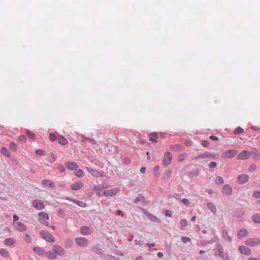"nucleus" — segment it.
Wrapping results in <instances>:
<instances>
[{"label": "nucleus", "mask_w": 260, "mask_h": 260, "mask_svg": "<svg viewBox=\"0 0 260 260\" xmlns=\"http://www.w3.org/2000/svg\"><path fill=\"white\" fill-rule=\"evenodd\" d=\"M40 234L42 238L47 242L54 243L55 241V237L48 231L42 230L40 231Z\"/></svg>", "instance_id": "f257e3e1"}, {"label": "nucleus", "mask_w": 260, "mask_h": 260, "mask_svg": "<svg viewBox=\"0 0 260 260\" xmlns=\"http://www.w3.org/2000/svg\"><path fill=\"white\" fill-rule=\"evenodd\" d=\"M52 251L55 252L56 256H62L66 253L64 248L58 245H54L52 247Z\"/></svg>", "instance_id": "f03ea898"}, {"label": "nucleus", "mask_w": 260, "mask_h": 260, "mask_svg": "<svg viewBox=\"0 0 260 260\" xmlns=\"http://www.w3.org/2000/svg\"><path fill=\"white\" fill-rule=\"evenodd\" d=\"M245 244L251 247L255 246L260 245V239L252 238L248 239L245 241Z\"/></svg>", "instance_id": "7ed1b4c3"}, {"label": "nucleus", "mask_w": 260, "mask_h": 260, "mask_svg": "<svg viewBox=\"0 0 260 260\" xmlns=\"http://www.w3.org/2000/svg\"><path fill=\"white\" fill-rule=\"evenodd\" d=\"M76 244L82 247H84L87 246L88 244V240L86 238L84 237H79L75 239Z\"/></svg>", "instance_id": "20e7f679"}, {"label": "nucleus", "mask_w": 260, "mask_h": 260, "mask_svg": "<svg viewBox=\"0 0 260 260\" xmlns=\"http://www.w3.org/2000/svg\"><path fill=\"white\" fill-rule=\"evenodd\" d=\"M238 152L235 149L228 150L222 154V157L224 158H231L234 157Z\"/></svg>", "instance_id": "39448f33"}, {"label": "nucleus", "mask_w": 260, "mask_h": 260, "mask_svg": "<svg viewBox=\"0 0 260 260\" xmlns=\"http://www.w3.org/2000/svg\"><path fill=\"white\" fill-rule=\"evenodd\" d=\"M39 220L40 222L45 224L47 226H48L49 223L47 221H46V220L49 219V216L47 213L44 212H41L39 213Z\"/></svg>", "instance_id": "423d86ee"}, {"label": "nucleus", "mask_w": 260, "mask_h": 260, "mask_svg": "<svg viewBox=\"0 0 260 260\" xmlns=\"http://www.w3.org/2000/svg\"><path fill=\"white\" fill-rule=\"evenodd\" d=\"M172 158V156L171 153L169 151L166 152L164 154L162 164L165 166L169 165L171 162Z\"/></svg>", "instance_id": "0eeeda50"}, {"label": "nucleus", "mask_w": 260, "mask_h": 260, "mask_svg": "<svg viewBox=\"0 0 260 260\" xmlns=\"http://www.w3.org/2000/svg\"><path fill=\"white\" fill-rule=\"evenodd\" d=\"M120 190L118 187L104 191L103 195L106 197H113L116 195Z\"/></svg>", "instance_id": "6e6552de"}, {"label": "nucleus", "mask_w": 260, "mask_h": 260, "mask_svg": "<svg viewBox=\"0 0 260 260\" xmlns=\"http://www.w3.org/2000/svg\"><path fill=\"white\" fill-rule=\"evenodd\" d=\"M32 206L38 210H41L44 208V204L43 201L40 200H35L32 201Z\"/></svg>", "instance_id": "1a4fd4ad"}, {"label": "nucleus", "mask_w": 260, "mask_h": 260, "mask_svg": "<svg viewBox=\"0 0 260 260\" xmlns=\"http://www.w3.org/2000/svg\"><path fill=\"white\" fill-rule=\"evenodd\" d=\"M251 153L248 150H244L241 152L237 156V158L238 160L246 159L250 156Z\"/></svg>", "instance_id": "9d476101"}, {"label": "nucleus", "mask_w": 260, "mask_h": 260, "mask_svg": "<svg viewBox=\"0 0 260 260\" xmlns=\"http://www.w3.org/2000/svg\"><path fill=\"white\" fill-rule=\"evenodd\" d=\"M13 225L15 229L20 232H24L26 230L25 225L21 222H13Z\"/></svg>", "instance_id": "9b49d317"}, {"label": "nucleus", "mask_w": 260, "mask_h": 260, "mask_svg": "<svg viewBox=\"0 0 260 260\" xmlns=\"http://www.w3.org/2000/svg\"><path fill=\"white\" fill-rule=\"evenodd\" d=\"M249 179V177L247 175L243 174L239 175L237 178V182L240 184L246 183Z\"/></svg>", "instance_id": "f8f14e48"}, {"label": "nucleus", "mask_w": 260, "mask_h": 260, "mask_svg": "<svg viewBox=\"0 0 260 260\" xmlns=\"http://www.w3.org/2000/svg\"><path fill=\"white\" fill-rule=\"evenodd\" d=\"M84 186V183L81 181L75 182L71 185V188L73 190H77L81 189Z\"/></svg>", "instance_id": "ddd939ff"}, {"label": "nucleus", "mask_w": 260, "mask_h": 260, "mask_svg": "<svg viewBox=\"0 0 260 260\" xmlns=\"http://www.w3.org/2000/svg\"><path fill=\"white\" fill-rule=\"evenodd\" d=\"M42 184L45 188H54L55 187L54 183L51 181L47 179H44L42 181Z\"/></svg>", "instance_id": "4468645a"}, {"label": "nucleus", "mask_w": 260, "mask_h": 260, "mask_svg": "<svg viewBox=\"0 0 260 260\" xmlns=\"http://www.w3.org/2000/svg\"><path fill=\"white\" fill-rule=\"evenodd\" d=\"M240 252L245 255H250L251 254V250L245 246L241 245L239 247Z\"/></svg>", "instance_id": "2eb2a0df"}, {"label": "nucleus", "mask_w": 260, "mask_h": 260, "mask_svg": "<svg viewBox=\"0 0 260 260\" xmlns=\"http://www.w3.org/2000/svg\"><path fill=\"white\" fill-rule=\"evenodd\" d=\"M107 186H105L103 185L95 186L93 187L92 190H93L95 192V193L97 196L101 197V196H103V194H102L100 192V190L103 189L105 188H107Z\"/></svg>", "instance_id": "dca6fc26"}, {"label": "nucleus", "mask_w": 260, "mask_h": 260, "mask_svg": "<svg viewBox=\"0 0 260 260\" xmlns=\"http://www.w3.org/2000/svg\"><path fill=\"white\" fill-rule=\"evenodd\" d=\"M80 232L83 235H89L91 234V230L87 226H82L80 229Z\"/></svg>", "instance_id": "f3484780"}, {"label": "nucleus", "mask_w": 260, "mask_h": 260, "mask_svg": "<svg viewBox=\"0 0 260 260\" xmlns=\"http://www.w3.org/2000/svg\"><path fill=\"white\" fill-rule=\"evenodd\" d=\"M65 165L68 169L71 170H75L79 167L78 165L74 162L68 161L65 164Z\"/></svg>", "instance_id": "a211bd4d"}, {"label": "nucleus", "mask_w": 260, "mask_h": 260, "mask_svg": "<svg viewBox=\"0 0 260 260\" xmlns=\"http://www.w3.org/2000/svg\"><path fill=\"white\" fill-rule=\"evenodd\" d=\"M85 169L89 173H90L93 176L96 177L102 176L101 173L97 170L91 169L89 167H86Z\"/></svg>", "instance_id": "6ab92c4d"}, {"label": "nucleus", "mask_w": 260, "mask_h": 260, "mask_svg": "<svg viewBox=\"0 0 260 260\" xmlns=\"http://www.w3.org/2000/svg\"><path fill=\"white\" fill-rule=\"evenodd\" d=\"M232 192V188L230 185L226 184L223 186L222 192L225 195H230Z\"/></svg>", "instance_id": "aec40b11"}, {"label": "nucleus", "mask_w": 260, "mask_h": 260, "mask_svg": "<svg viewBox=\"0 0 260 260\" xmlns=\"http://www.w3.org/2000/svg\"><path fill=\"white\" fill-rule=\"evenodd\" d=\"M149 140L152 142L156 143L158 138V135L157 133H151L149 134Z\"/></svg>", "instance_id": "412c9836"}, {"label": "nucleus", "mask_w": 260, "mask_h": 260, "mask_svg": "<svg viewBox=\"0 0 260 260\" xmlns=\"http://www.w3.org/2000/svg\"><path fill=\"white\" fill-rule=\"evenodd\" d=\"M33 250L36 253L40 255H45L46 254V251L41 247H35Z\"/></svg>", "instance_id": "4be33fe9"}, {"label": "nucleus", "mask_w": 260, "mask_h": 260, "mask_svg": "<svg viewBox=\"0 0 260 260\" xmlns=\"http://www.w3.org/2000/svg\"><path fill=\"white\" fill-rule=\"evenodd\" d=\"M222 235L224 239L228 242H231L232 241V237L229 235L227 230H223L222 231Z\"/></svg>", "instance_id": "5701e85b"}, {"label": "nucleus", "mask_w": 260, "mask_h": 260, "mask_svg": "<svg viewBox=\"0 0 260 260\" xmlns=\"http://www.w3.org/2000/svg\"><path fill=\"white\" fill-rule=\"evenodd\" d=\"M248 232L245 229H241L238 232L237 236L239 239H242L247 236Z\"/></svg>", "instance_id": "b1692460"}, {"label": "nucleus", "mask_w": 260, "mask_h": 260, "mask_svg": "<svg viewBox=\"0 0 260 260\" xmlns=\"http://www.w3.org/2000/svg\"><path fill=\"white\" fill-rule=\"evenodd\" d=\"M45 255H46L47 257L50 259H55L57 258V256L54 251H46V254Z\"/></svg>", "instance_id": "393cba45"}, {"label": "nucleus", "mask_w": 260, "mask_h": 260, "mask_svg": "<svg viewBox=\"0 0 260 260\" xmlns=\"http://www.w3.org/2000/svg\"><path fill=\"white\" fill-rule=\"evenodd\" d=\"M144 214L147 216V217L152 221H156L158 220L157 217H156L154 215L151 214L148 211H144Z\"/></svg>", "instance_id": "a878e982"}, {"label": "nucleus", "mask_w": 260, "mask_h": 260, "mask_svg": "<svg viewBox=\"0 0 260 260\" xmlns=\"http://www.w3.org/2000/svg\"><path fill=\"white\" fill-rule=\"evenodd\" d=\"M216 248H217L218 252V256L219 257H220L221 258L222 257H223V255H224V250H223V248L222 247V246L220 244H217Z\"/></svg>", "instance_id": "bb28decb"}, {"label": "nucleus", "mask_w": 260, "mask_h": 260, "mask_svg": "<svg viewBox=\"0 0 260 260\" xmlns=\"http://www.w3.org/2000/svg\"><path fill=\"white\" fill-rule=\"evenodd\" d=\"M66 200H68L71 202H72L77 204L78 206H79L80 207H84L85 206V204L82 202H80V201H78L74 200V199H70L69 198H67Z\"/></svg>", "instance_id": "cd10ccee"}, {"label": "nucleus", "mask_w": 260, "mask_h": 260, "mask_svg": "<svg viewBox=\"0 0 260 260\" xmlns=\"http://www.w3.org/2000/svg\"><path fill=\"white\" fill-rule=\"evenodd\" d=\"M15 243V240L12 238H7L5 240V244L8 246H11L13 245Z\"/></svg>", "instance_id": "c85d7f7f"}, {"label": "nucleus", "mask_w": 260, "mask_h": 260, "mask_svg": "<svg viewBox=\"0 0 260 260\" xmlns=\"http://www.w3.org/2000/svg\"><path fill=\"white\" fill-rule=\"evenodd\" d=\"M59 143L62 145H64L67 144V140L63 136H59L57 139Z\"/></svg>", "instance_id": "c756f323"}, {"label": "nucleus", "mask_w": 260, "mask_h": 260, "mask_svg": "<svg viewBox=\"0 0 260 260\" xmlns=\"http://www.w3.org/2000/svg\"><path fill=\"white\" fill-rule=\"evenodd\" d=\"M207 207L212 213H215L216 212V207L212 203H208Z\"/></svg>", "instance_id": "7c9ffc66"}, {"label": "nucleus", "mask_w": 260, "mask_h": 260, "mask_svg": "<svg viewBox=\"0 0 260 260\" xmlns=\"http://www.w3.org/2000/svg\"><path fill=\"white\" fill-rule=\"evenodd\" d=\"M1 152L5 156H7V157H10L11 156V154L10 153V152L9 151V150H8V149H7L5 147H2L1 149Z\"/></svg>", "instance_id": "2f4dec72"}, {"label": "nucleus", "mask_w": 260, "mask_h": 260, "mask_svg": "<svg viewBox=\"0 0 260 260\" xmlns=\"http://www.w3.org/2000/svg\"><path fill=\"white\" fill-rule=\"evenodd\" d=\"M73 245V241L71 239H67L64 241V247L66 248H70Z\"/></svg>", "instance_id": "473e14b6"}, {"label": "nucleus", "mask_w": 260, "mask_h": 260, "mask_svg": "<svg viewBox=\"0 0 260 260\" xmlns=\"http://www.w3.org/2000/svg\"><path fill=\"white\" fill-rule=\"evenodd\" d=\"M252 219L255 223H260V214L256 213L252 217Z\"/></svg>", "instance_id": "72a5a7b5"}, {"label": "nucleus", "mask_w": 260, "mask_h": 260, "mask_svg": "<svg viewBox=\"0 0 260 260\" xmlns=\"http://www.w3.org/2000/svg\"><path fill=\"white\" fill-rule=\"evenodd\" d=\"M74 175L78 177H82L84 176V173L81 169H78L74 172Z\"/></svg>", "instance_id": "f704fd0d"}, {"label": "nucleus", "mask_w": 260, "mask_h": 260, "mask_svg": "<svg viewBox=\"0 0 260 260\" xmlns=\"http://www.w3.org/2000/svg\"><path fill=\"white\" fill-rule=\"evenodd\" d=\"M0 254L4 257H8L9 256V252L5 249H0Z\"/></svg>", "instance_id": "c9c22d12"}, {"label": "nucleus", "mask_w": 260, "mask_h": 260, "mask_svg": "<svg viewBox=\"0 0 260 260\" xmlns=\"http://www.w3.org/2000/svg\"><path fill=\"white\" fill-rule=\"evenodd\" d=\"M23 239L24 240L28 243H30L31 242V236L28 234L25 233L24 234Z\"/></svg>", "instance_id": "e433bc0d"}, {"label": "nucleus", "mask_w": 260, "mask_h": 260, "mask_svg": "<svg viewBox=\"0 0 260 260\" xmlns=\"http://www.w3.org/2000/svg\"><path fill=\"white\" fill-rule=\"evenodd\" d=\"M172 175V171L170 170L166 171L164 173L163 177L164 179H169Z\"/></svg>", "instance_id": "4c0bfd02"}, {"label": "nucleus", "mask_w": 260, "mask_h": 260, "mask_svg": "<svg viewBox=\"0 0 260 260\" xmlns=\"http://www.w3.org/2000/svg\"><path fill=\"white\" fill-rule=\"evenodd\" d=\"M18 141L21 144H24L26 141V139L25 136L20 135L18 137Z\"/></svg>", "instance_id": "58836bf2"}, {"label": "nucleus", "mask_w": 260, "mask_h": 260, "mask_svg": "<svg viewBox=\"0 0 260 260\" xmlns=\"http://www.w3.org/2000/svg\"><path fill=\"white\" fill-rule=\"evenodd\" d=\"M10 149L13 151H16L17 150V146L15 143L11 142L9 145Z\"/></svg>", "instance_id": "ea45409f"}, {"label": "nucleus", "mask_w": 260, "mask_h": 260, "mask_svg": "<svg viewBox=\"0 0 260 260\" xmlns=\"http://www.w3.org/2000/svg\"><path fill=\"white\" fill-rule=\"evenodd\" d=\"M26 134L28 137H29L31 139L34 140L35 139V135L34 133L31 132L29 130H26Z\"/></svg>", "instance_id": "a19ab883"}, {"label": "nucleus", "mask_w": 260, "mask_h": 260, "mask_svg": "<svg viewBox=\"0 0 260 260\" xmlns=\"http://www.w3.org/2000/svg\"><path fill=\"white\" fill-rule=\"evenodd\" d=\"M183 146H181V145H174V146H172V149H173V150H183Z\"/></svg>", "instance_id": "79ce46f5"}, {"label": "nucleus", "mask_w": 260, "mask_h": 260, "mask_svg": "<svg viewBox=\"0 0 260 260\" xmlns=\"http://www.w3.org/2000/svg\"><path fill=\"white\" fill-rule=\"evenodd\" d=\"M243 129L241 127H237L234 131L235 134H241L243 132Z\"/></svg>", "instance_id": "37998d69"}, {"label": "nucleus", "mask_w": 260, "mask_h": 260, "mask_svg": "<svg viewBox=\"0 0 260 260\" xmlns=\"http://www.w3.org/2000/svg\"><path fill=\"white\" fill-rule=\"evenodd\" d=\"M216 182L217 184H222L224 183V180L221 176H218L216 179Z\"/></svg>", "instance_id": "c03bdc74"}, {"label": "nucleus", "mask_w": 260, "mask_h": 260, "mask_svg": "<svg viewBox=\"0 0 260 260\" xmlns=\"http://www.w3.org/2000/svg\"><path fill=\"white\" fill-rule=\"evenodd\" d=\"M49 139L51 141H55L57 139L56 136L52 133H50Z\"/></svg>", "instance_id": "a18cd8bd"}, {"label": "nucleus", "mask_w": 260, "mask_h": 260, "mask_svg": "<svg viewBox=\"0 0 260 260\" xmlns=\"http://www.w3.org/2000/svg\"><path fill=\"white\" fill-rule=\"evenodd\" d=\"M180 224L181 226H182V228H185L187 225V221L186 219H183L181 220Z\"/></svg>", "instance_id": "49530a36"}, {"label": "nucleus", "mask_w": 260, "mask_h": 260, "mask_svg": "<svg viewBox=\"0 0 260 260\" xmlns=\"http://www.w3.org/2000/svg\"><path fill=\"white\" fill-rule=\"evenodd\" d=\"M256 165L254 164H252V165H250V166L249 167L248 171H249V172H252V171H255L256 170Z\"/></svg>", "instance_id": "de8ad7c7"}, {"label": "nucleus", "mask_w": 260, "mask_h": 260, "mask_svg": "<svg viewBox=\"0 0 260 260\" xmlns=\"http://www.w3.org/2000/svg\"><path fill=\"white\" fill-rule=\"evenodd\" d=\"M57 215L62 217L64 215V212L62 209H59L57 211Z\"/></svg>", "instance_id": "09e8293b"}, {"label": "nucleus", "mask_w": 260, "mask_h": 260, "mask_svg": "<svg viewBox=\"0 0 260 260\" xmlns=\"http://www.w3.org/2000/svg\"><path fill=\"white\" fill-rule=\"evenodd\" d=\"M36 153L38 155H45V151L42 149H38L36 151Z\"/></svg>", "instance_id": "8fccbe9b"}, {"label": "nucleus", "mask_w": 260, "mask_h": 260, "mask_svg": "<svg viewBox=\"0 0 260 260\" xmlns=\"http://www.w3.org/2000/svg\"><path fill=\"white\" fill-rule=\"evenodd\" d=\"M182 202L186 206H189L190 205L189 201L186 198H183L182 200Z\"/></svg>", "instance_id": "3c124183"}, {"label": "nucleus", "mask_w": 260, "mask_h": 260, "mask_svg": "<svg viewBox=\"0 0 260 260\" xmlns=\"http://www.w3.org/2000/svg\"><path fill=\"white\" fill-rule=\"evenodd\" d=\"M253 196L254 197L256 198H260V191L257 190L253 192Z\"/></svg>", "instance_id": "603ef678"}, {"label": "nucleus", "mask_w": 260, "mask_h": 260, "mask_svg": "<svg viewBox=\"0 0 260 260\" xmlns=\"http://www.w3.org/2000/svg\"><path fill=\"white\" fill-rule=\"evenodd\" d=\"M58 168L61 173H64L66 171L65 168L62 165H59Z\"/></svg>", "instance_id": "864d4df0"}, {"label": "nucleus", "mask_w": 260, "mask_h": 260, "mask_svg": "<svg viewBox=\"0 0 260 260\" xmlns=\"http://www.w3.org/2000/svg\"><path fill=\"white\" fill-rule=\"evenodd\" d=\"M182 241L185 243L187 242H189V241H190V239L188 237H182Z\"/></svg>", "instance_id": "5fc2aeb1"}, {"label": "nucleus", "mask_w": 260, "mask_h": 260, "mask_svg": "<svg viewBox=\"0 0 260 260\" xmlns=\"http://www.w3.org/2000/svg\"><path fill=\"white\" fill-rule=\"evenodd\" d=\"M216 166H217L216 162L213 161V162H211V163H210L209 167L210 168H215L216 167Z\"/></svg>", "instance_id": "6e6d98bb"}, {"label": "nucleus", "mask_w": 260, "mask_h": 260, "mask_svg": "<svg viewBox=\"0 0 260 260\" xmlns=\"http://www.w3.org/2000/svg\"><path fill=\"white\" fill-rule=\"evenodd\" d=\"M209 142L207 141H203L202 143V145L205 147H207L209 145Z\"/></svg>", "instance_id": "4d7b16f0"}, {"label": "nucleus", "mask_w": 260, "mask_h": 260, "mask_svg": "<svg viewBox=\"0 0 260 260\" xmlns=\"http://www.w3.org/2000/svg\"><path fill=\"white\" fill-rule=\"evenodd\" d=\"M86 140H87V141H88L89 142H90L91 143L93 144H96V142L93 140V139H89V138H86Z\"/></svg>", "instance_id": "13d9d810"}, {"label": "nucleus", "mask_w": 260, "mask_h": 260, "mask_svg": "<svg viewBox=\"0 0 260 260\" xmlns=\"http://www.w3.org/2000/svg\"><path fill=\"white\" fill-rule=\"evenodd\" d=\"M217 240H218L217 238H214V239L210 240V241L207 242L206 243H214V242L217 241Z\"/></svg>", "instance_id": "bf43d9fd"}, {"label": "nucleus", "mask_w": 260, "mask_h": 260, "mask_svg": "<svg viewBox=\"0 0 260 260\" xmlns=\"http://www.w3.org/2000/svg\"><path fill=\"white\" fill-rule=\"evenodd\" d=\"M165 215L166 216L171 217L172 216V213L169 210H167L165 212Z\"/></svg>", "instance_id": "052dcab7"}, {"label": "nucleus", "mask_w": 260, "mask_h": 260, "mask_svg": "<svg viewBox=\"0 0 260 260\" xmlns=\"http://www.w3.org/2000/svg\"><path fill=\"white\" fill-rule=\"evenodd\" d=\"M223 260H231L230 256L228 255H224L223 257H221Z\"/></svg>", "instance_id": "680f3d73"}, {"label": "nucleus", "mask_w": 260, "mask_h": 260, "mask_svg": "<svg viewBox=\"0 0 260 260\" xmlns=\"http://www.w3.org/2000/svg\"><path fill=\"white\" fill-rule=\"evenodd\" d=\"M13 217L14 222H16V221L18 220L19 219L18 216L15 214L13 215Z\"/></svg>", "instance_id": "e2e57ef3"}, {"label": "nucleus", "mask_w": 260, "mask_h": 260, "mask_svg": "<svg viewBox=\"0 0 260 260\" xmlns=\"http://www.w3.org/2000/svg\"><path fill=\"white\" fill-rule=\"evenodd\" d=\"M210 138L214 141H217L218 140V138H217V137L215 136H211L210 137Z\"/></svg>", "instance_id": "0e129e2a"}, {"label": "nucleus", "mask_w": 260, "mask_h": 260, "mask_svg": "<svg viewBox=\"0 0 260 260\" xmlns=\"http://www.w3.org/2000/svg\"><path fill=\"white\" fill-rule=\"evenodd\" d=\"M117 214L118 215H120V216H123V212H122L121 211L119 210H118L117 211Z\"/></svg>", "instance_id": "69168bd1"}, {"label": "nucleus", "mask_w": 260, "mask_h": 260, "mask_svg": "<svg viewBox=\"0 0 260 260\" xmlns=\"http://www.w3.org/2000/svg\"><path fill=\"white\" fill-rule=\"evenodd\" d=\"M184 154H181V155H180L178 157V159L179 161H182L184 159Z\"/></svg>", "instance_id": "338daca9"}, {"label": "nucleus", "mask_w": 260, "mask_h": 260, "mask_svg": "<svg viewBox=\"0 0 260 260\" xmlns=\"http://www.w3.org/2000/svg\"><path fill=\"white\" fill-rule=\"evenodd\" d=\"M247 260H259V259L256 257H249L247 259Z\"/></svg>", "instance_id": "774afa93"}]
</instances>
